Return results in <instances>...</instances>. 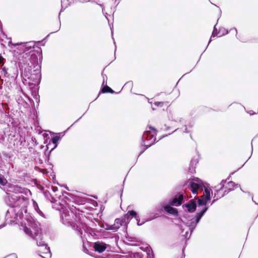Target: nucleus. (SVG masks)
Returning a JSON list of instances; mask_svg holds the SVG:
<instances>
[{
  "label": "nucleus",
  "mask_w": 258,
  "mask_h": 258,
  "mask_svg": "<svg viewBox=\"0 0 258 258\" xmlns=\"http://www.w3.org/2000/svg\"><path fill=\"white\" fill-rule=\"evenodd\" d=\"M201 198L203 199L206 201V202H208L210 199V190L208 188H206L205 189L204 194L203 196L201 197Z\"/></svg>",
  "instance_id": "obj_14"
},
{
  "label": "nucleus",
  "mask_w": 258,
  "mask_h": 258,
  "mask_svg": "<svg viewBox=\"0 0 258 258\" xmlns=\"http://www.w3.org/2000/svg\"><path fill=\"white\" fill-rule=\"evenodd\" d=\"M28 203L29 198L27 197L24 195L17 196V207L20 208L19 210V212H20V219H21L22 221L24 220L25 219L27 220L26 218H24L23 212H27V207ZM22 222V221L20 222V224Z\"/></svg>",
  "instance_id": "obj_4"
},
{
  "label": "nucleus",
  "mask_w": 258,
  "mask_h": 258,
  "mask_svg": "<svg viewBox=\"0 0 258 258\" xmlns=\"http://www.w3.org/2000/svg\"><path fill=\"white\" fill-rule=\"evenodd\" d=\"M212 35L213 36V37H215L214 33V32H213V33H212Z\"/></svg>",
  "instance_id": "obj_30"
},
{
  "label": "nucleus",
  "mask_w": 258,
  "mask_h": 258,
  "mask_svg": "<svg viewBox=\"0 0 258 258\" xmlns=\"http://www.w3.org/2000/svg\"><path fill=\"white\" fill-rule=\"evenodd\" d=\"M157 130L151 126L149 127V130L145 131L143 134V138L149 141V145L154 144L156 141Z\"/></svg>",
  "instance_id": "obj_5"
},
{
  "label": "nucleus",
  "mask_w": 258,
  "mask_h": 258,
  "mask_svg": "<svg viewBox=\"0 0 258 258\" xmlns=\"http://www.w3.org/2000/svg\"><path fill=\"white\" fill-rule=\"evenodd\" d=\"M34 44L32 42H17V49L20 52L19 53L18 59L19 67L21 70V76L25 79L34 81L35 80L39 79L40 77V67L38 65L34 66L33 72H32L31 68L33 65L37 63L38 58L35 54L30 55L29 52H27L33 47Z\"/></svg>",
  "instance_id": "obj_1"
},
{
  "label": "nucleus",
  "mask_w": 258,
  "mask_h": 258,
  "mask_svg": "<svg viewBox=\"0 0 258 258\" xmlns=\"http://www.w3.org/2000/svg\"><path fill=\"white\" fill-rule=\"evenodd\" d=\"M230 32H232L233 33L235 34V35H236L237 32V30L235 28H233V29H231L230 30Z\"/></svg>",
  "instance_id": "obj_26"
},
{
  "label": "nucleus",
  "mask_w": 258,
  "mask_h": 258,
  "mask_svg": "<svg viewBox=\"0 0 258 258\" xmlns=\"http://www.w3.org/2000/svg\"><path fill=\"white\" fill-rule=\"evenodd\" d=\"M37 253L43 258H50L51 256L50 250L48 246L39 247Z\"/></svg>",
  "instance_id": "obj_6"
},
{
  "label": "nucleus",
  "mask_w": 258,
  "mask_h": 258,
  "mask_svg": "<svg viewBox=\"0 0 258 258\" xmlns=\"http://www.w3.org/2000/svg\"><path fill=\"white\" fill-rule=\"evenodd\" d=\"M101 92L103 93H113L114 92V91L111 88H110L109 87L106 85L102 88Z\"/></svg>",
  "instance_id": "obj_16"
},
{
  "label": "nucleus",
  "mask_w": 258,
  "mask_h": 258,
  "mask_svg": "<svg viewBox=\"0 0 258 258\" xmlns=\"http://www.w3.org/2000/svg\"><path fill=\"white\" fill-rule=\"evenodd\" d=\"M184 197V196L183 194L179 193L175 196L171 201L169 202V204L172 206H180L183 202Z\"/></svg>",
  "instance_id": "obj_8"
},
{
  "label": "nucleus",
  "mask_w": 258,
  "mask_h": 258,
  "mask_svg": "<svg viewBox=\"0 0 258 258\" xmlns=\"http://www.w3.org/2000/svg\"><path fill=\"white\" fill-rule=\"evenodd\" d=\"M126 215H127L128 217L129 216H131L133 217H136L137 213H136V212L135 211H134L133 210H132V211H128L127 214Z\"/></svg>",
  "instance_id": "obj_21"
},
{
  "label": "nucleus",
  "mask_w": 258,
  "mask_h": 258,
  "mask_svg": "<svg viewBox=\"0 0 258 258\" xmlns=\"http://www.w3.org/2000/svg\"><path fill=\"white\" fill-rule=\"evenodd\" d=\"M238 187V185L236 184L233 181H229L227 183V188H228V189L230 190H234L235 188Z\"/></svg>",
  "instance_id": "obj_15"
},
{
  "label": "nucleus",
  "mask_w": 258,
  "mask_h": 258,
  "mask_svg": "<svg viewBox=\"0 0 258 258\" xmlns=\"http://www.w3.org/2000/svg\"><path fill=\"white\" fill-rule=\"evenodd\" d=\"M223 196V194H221L220 193L219 195H218V197H217V199L218 198H220L221 197H222Z\"/></svg>",
  "instance_id": "obj_29"
},
{
  "label": "nucleus",
  "mask_w": 258,
  "mask_h": 258,
  "mask_svg": "<svg viewBox=\"0 0 258 258\" xmlns=\"http://www.w3.org/2000/svg\"><path fill=\"white\" fill-rule=\"evenodd\" d=\"M19 229L27 235L35 240L39 247L47 246L45 242L42 240L41 228L35 224L30 222L28 220L25 219L20 225Z\"/></svg>",
  "instance_id": "obj_2"
},
{
  "label": "nucleus",
  "mask_w": 258,
  "mask_h": 258,
  "mask_svg": "<svg viewBox=\"0 0 258 258\" xmlns=\"http://www.w3.org/2000/svg\"><path fill=\"white\" fill-rule=\"evenodd\" d=\"M93 248L96 251L99 253L103 252L106 248V244L100 242H95Z\"/></svg>",
  "instance_id": "obj_10"
},
{
  "label": "nucleus",
  "mask_w": 258,
  "mask_h": 258,
  "mask_svg": "<svg viewBox=\"0 0 258 258\" xmlns=\"http://www.w3.org/2000/svg\"><path fill=\"white\" fill-rule=\"evenodd\" d=\"M202 217V216L201 215V214H200L199 213H197L196 214V223L199 222V221H200V220L201 219Z\"/></svg>",
  "instance_id": "obj_23"
},
{
  "label": "nucleus",
  "mask_w": 258,
  "mask_h": 258,
  "mask_svg": "<svg viewBox=\"0 0 258 258\" xmlns=\"http://www.w3.org/2000/svg\"><path fill=\"white\" fill-rule=\"evenodd\" d=\"M200 185L194 182L191 181L189 182L188 188L194 194H197L198 189L200 188Z\"/></svg>",
  "instance_id": "obj_12"
},
{
  "label": "nucleus",
  "mask_w": 258,
  "mask_h": 258,
  "mask_svg": "<svg viewBox=\"0 0 258 258\" xmlns=\"http://www.w3.org/2000/svg\"><path fill=\"white\" fill-rule=\"evenodd\" d=\"M4 58L2 56L1 54H0V65H3L4 64Z\"/></svg>",
  "instance_id": "obj_24"
},
{
  "label": "nucleus",
  "mask_w": 258,
  "mask_h": 258,
  "mask_svg": "<svg viewBox=\"0 0 258 258\" xmlns=\"http://www.w3.org/2000/svg\"><path fill=\"white\" fill-rule=\"evenodd\" d=\"M198 199V205L199 206L203 205H206L207 202H206L205 200L202 198L200 199L199 197H197Z\"/></svg>",
  "instance_id": "obj_18"
},
{
  "label": "nucleus",
  "mask_w": 258,
  "mask_h": 258,
  "mask_svg": "<svg viewBox=\"0 0 258 258\" xmlns=\"http://www.w3.org/2000/svg\"><path fill=\"white\" fill-rule=\"evenodd\" d=\"M221 191L223 192V188H221L219 190H217V195L219 194V192H220Z\"/></svg>",
  "instance_id": "obj_28"
},
{
  "label": "nucleus",
  "mask_w": 258,
  "mask_h": 258,
  "mask_svg": "<svg viewBox=\"0 0 258 258\" xmlns=\"http://www.w3.org/2000/svg\"><path fill=\"white\" fill-rule=\"evenodd\" d=\"M126 218L128 219L127 215H124V217H122L121 218L116 219L115 220V223L113 225L111 226L110 229L112 230L118 229L121 226L126 223Z\"/></svg>",
  "instance_id": "obj_7"
},
{
  "label": "nucleus",
  "mask_w": 258,
  "mask_h": 258,
  "mask_svg": "<svg viewBox=\"0 0 258 258\" xmlns=\"http://www.w3.org/2000/svg\"><path fill=\"white\" fill-rule=\"evenodd\" d=\"M207 208L205 207L202 210H201V211L200 212H199V213L200 214H201V215L203 216V215H204V214L206 212V211H207Z\"/></svg>",
  "instance_id": "obj_25"
},
{
  "label": "nucleus",
  "mask_w": 258,
  "mask_h": 258,
  "mask_svg": "<svg viewBox=\"0 0 258 258\" xmlns=\"http://www.w3.org/2000/svg\"><path fill=\"white\" fill-rule=\"evenodd\" d=\"M7 183V180L3 177H0V184L4 185Z\"/></svg>",
  "instance_id": "obj_22"
},
{
  "label": "nucleus",
  "mask_w": 258,
  "mask_h": 258,
  "mask_svg": "<svg viewBox=\"0 0 258 258\" xmlns=\"http://www.w3.org/2000/svg\"><path fill=\"white\" fill-rule=\"evenodd\" d=\"M51 189L53 192H55L58 190V188L56 186H52Z\"/></svg>",
  "instance_id": "obj_27"
},
{
  "label": "nucleus",
  "mask_w": 258,
  "mask_h": 258,
  "mask_svg": "<svg viewBox=\"0 0 258 258\" xmlns=\"http://www.w3.org/2000/svg\"><path fill=\"white\" fill-rule=\"evenodd\" d=\"M29 192L30 190L28 189L17 185V196L24 195L27 197L28 193Z\"/></svg>",
  "instance_id": "obj_13"
},
{
  "label": "nucleus",
  "mask_w": 258,
  "mask_h": 258,
  "mask_svg": "<svg viewBox=\"0 0 258 258\" xmlns=\"http://www.w3.org/2000/svg\"><path fill=\"white\" fill-rule=\"evenodd\" d=\"M183 207L187 208L189 212H194L196 211L197 208L196 202L195 200H191L188 202V203L183 205Z\"/></svg>",
  "instance_id": "obj_9"
},
{
  "label": "nucleus",
  "mask_w": 258,
  "mask_h": 258,
  "mask_svg": "<svg viewBox=\"0 0 258 258\" xmlns=\"http://www.w3.org/2000/svg\"><path fill=\"white\" fill-rule=\"evenodd\" d=\"M166 104V105H167L168 103L167 102H159V101H155L154 103V105L156 106L157 107H161L162 106H163V105Z\"/></svg>",
  "instance_id": "obj_19"
},
{
  "label": "nucleus",
  "mask_w": 258,
  "mask_h": 258,
  "mask_svg": "<svg viewBox=\"0 0 258 258\" xmlns=\"http://www.w3.org/2000/svg\"><path fill=\"white\" fill-rule=\"evenodd\" d=\"M29 111V107H26L24 110V112L21 111L22 114H20V118L19 120V134L20 136L19 141L20 142V145H22V147L20 148V149L26 150L27 146L26 142V136H27L28 132L27 131V128L28 127L27 121L28 117L26 115V112ZM23 152L24 150L22 151Z\"/></svg>",
  "instance_id": "obj_3"
},
{
  "label": "nucleus",
  "mask_w": 258,
  "mask_h": 258,
  "mask_svg": "<svg viewBox=\"0 0 258 258\" xmlns=\"http://www.w3.org/2000/svg\"><path fill=\"white\" fill-rule=\"evenodd\" d=\"M60 137L57 136H55L51 139L52 142L55 145V147L56 146V143H57Z\"/></svg>",
  "instance_id": "obj_20"
},
{
  "label": "nucleus",
  "mask_w": 258,
  "mask_h": 258,
  "mask_svg": "<svg viewBox=\"0 0 258 258\" xmlns=\"http://www.w3.org/2000/svg\"><path fill=\"white\" fill-rule=\"evenodd\" d=\"M7 42L8 43V46L11 49H13V48H15V46H16V43H12L11 38H7Z\"/></svg>",
  "instance_id": "obj_17"
},
{
  "label": "nucleus",
  "mask_w": 258,
  "mask_h": 258,
  "mask_svg": "<svg viewBox=\"0 0 258 258\" xmlns=\"http://www.w3.org/2000/svg\"><path fill=\"white\" fill-rule=\"evenodd\" d=\"M171 206H173L171 205L170 204H169V205H167L164 207V209L167 213L170 215L176 216H177V210L176 208L172 207Z\"/></svg>",
  "instance_id": "obj_11"
}]
</instances>
